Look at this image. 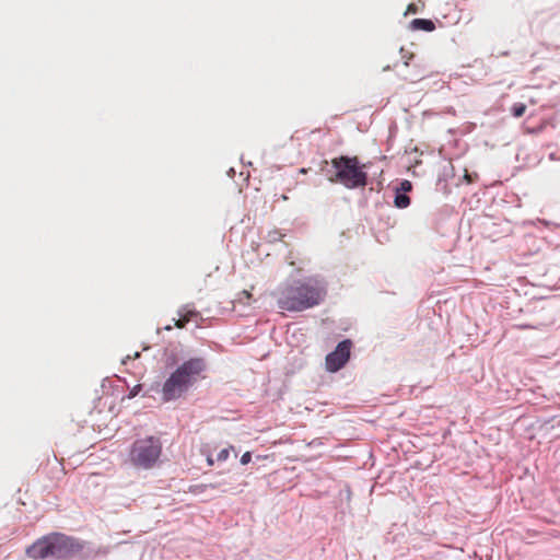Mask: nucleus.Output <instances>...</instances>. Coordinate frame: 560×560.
Listing matches in <instances>:
<instances>
[{"label": "nucleus", "mask_w": 560, "mask_h": 560, "mask_svg": "<svg viewBox=\"0 0 560 560\" xmlns=\"http://www.w3.org/2000/svg\"><path fill=\"white\" fill-rule=\"evenodd\" d=\"M277 304L282 311L302 312L318 305L326 295V287L316 278L296 281L278 291Z\"/></svg>", "instance_id": "f257e3e1"}, {"label": "nucleus", "mask_w": 560, "mask_h": 560, "mask_svg": "<svg viewBox=\"0 0 560 560\" xmlns=\"http://www.w3.org/2000/svg\"><path fill=\"white\" fill-rule=\"evenodd\" d=\"M207 370V361L201 357L190 358L183 362L166 378L162 387V398L165 401L180 398L187 393Z\"/></svg>", "instance_id": "f03ea898"}, {"label": "nucleus", "mask_w": 560, "mask_h": 560, "mask_svg": "<svg viewBox=\"0 0 560 560\" xmlns=\"http://www.w3.org/2000/svg\"><path fill=\"white\" fill-rule=\"evenodd\" d=\"M83 550V544L62 533H51L37 539L26 550L30 558L35 560H66Z\"/></svg>", "instance_id": "7ed1b4c3"}, {"label": "nucleus", "mask_w": 560, "mask_h": 560, "mask_svg": "<svg viewBox=\"0 0 560 560\" xmlns=\"http://www.w3.org/2000/svg\"><path fill=\"white\" fill-rule=\"evenodd\" d=\"M335 175L329 177L331 183H339L348 189L362 188L368 185L365 165L358 156L341 155L331 160Z\"/></svg>", "instance_id": "20e7f679"}, {"label": "nucleus", "mask_w": 560, "mask_h": 560, "mask_svg": "<svg viewBox=\"0 0 560 560\" xmlns=\"http://www.w3.org/2000/svg\"><path fill=\"white\" fill-rule=\"evenodd\" d=\"M162 455V442L156 436H147L136 440L129 450L131 465L139 469H151Z\"/></svg>", "instance_id": "39448f33"}, {"label": "nucleus", "mask_w": 560, "mask_h": 560, "mask_svg": "<svg viewBox=\"0 0 560 560\" xmlns=\"http://www.w3.org/2000/svg\"><path fill=\"white\" fill-rule=\"evenodd\" d=\"M351 347L352 342L349 339L339 342L335 351L326 357V370L335 373L342 369L350 358Z\"/></svg>", "instance_id": "423d86ee"}, {"label": "nucleus", "mask_w": 560, "mask_h": 560, "mask_svg": "<svg viewBox=\"0 0 560 560\" xmlns=\"http://www.w3.org/2000/svg\"><path fill=\"white\" fill-rule=\"evenodd\" d=\"M178 319H174V326L183 329L190 322H198L202 319L200 314L196 310H189L186 306L178 311Z\"/></svg>", "instance_id": "0eeeda50"}, {"label": "nucleus", "mask_w": 560, "mask_h": 560, "mask_svg": "<svg viewBox=\"0 0 560 560\" xmlns=\"http://www.w3.org/2000/svg\"><path fill=\"white\" fill-rule=\"evenodd\" d=\"M410 28L413 31L432 32L435 30V24L431 20L415 19L410 22Z\"/></svg>", "instance_id": "6e6552de"}, {"label": "nucleus", "mask_w": 560, "mask_h": 560, "mask_svg": "<svg viewBox=\"0 0 560 560\" xmlns=\"http://www.w3.org/2000/svg\"><path fill=\"white\" fill-rule=\"evenodd\" d=\"M394 205L399 209H405L410 205V198L406 194L400 192V190H396Z\"/></svg>", "instance_id": "1a4fd4ad"}, {"label": "nucleus", "mask_w": 560, "mask_h": 560, "mask_svg": "<svg viewBox=\"0 0 560 560\" xmlns=\"http://www.w3.org/2000/svg\"><path fill=\"white\" fill-rule=\"evenodd\" d=\"M512 115L516 118L522 117L526 112V105L524 103H515L511 108Z\"/></svg>", "instance_id": "9d476101"}, {"label": "nucleus", "mask_w": 560, "mask_h": 560, "mask_svg": "<svg viewBox=\"0 0 560 560\" xmlns=\"http://www.w3.org/2000/svg\"><path fill=\"white\" fill-rule=\"evenodd\" d=\"M401 59L404 60V65L409 66L410 61L413 59L415 55L411 51L406 50L405 48H400Z\"/></svg>", "instance_id": "9b49d317"}, {"label": "nucleus", "mask_w": 560, "mask_h": 560, "mask_svg": "<svg viewBox=\"0 0 560 560\" xmlns=\"http://www.w3.org/2000/svg\"><path fill=\"white\" fill-rule=\"evenodd\" d=\"M425 77V71L421 68H419L416 73H413L410 77H406L407 80H410L411 82H417L422 80Z\"/></svg>", "instance_id": "f8f14e48"}, {"label": "nucleus", "mask_w": 560, "mask_h": 560, "mask_svg": "<svg viewBox=\"0 0 560 560\" xmlns=\"http://www.w3.org/2000/svg\"><path fill=\"white\" fill-rule=\"evenodd\" d=\"M412 189V184L410 180L408 179H404L400 184H399V187L396 188V190H400V192L402 194H407L409 191H411Z\"/></svg>", "instance_id": "ddd939ff"}, {"label": "nucleus", "mask_w": 560, "mask_h": 560, "mask_svg": "<svg viewBox=\"0 0 560 560\" xmlns=\"http://www.w3.org/2000/svg\"><path fill=\"white\" fill-rule=\"evenodd\" d=\"M233 446H229V447H225L223 450H221L218 455H217V460L218 462H225L229 456H230V450H232Z\"/></svg>", "instance_id": "4468645a"}, {"label": "nucleus", "mask_w": 560, "mask_h": 560, "mask_svg": "<svg viewBox=\"0 0 560 560\" xmlns=\"http://www.w3.org/2000/svg\"><path fill=\"white\" fill-rule=\"evenodd\" d=\"M418 12H419L418 5L415 3H410V4H408V7L406 9L405 15L417 14Z\"/></svg>", "instance_id": "2eb2a0df"}, {"label": "nucleus", "mask_w": 560, "mask_h": 560, "mask_svg": "<svg viewBox=\"0 0 560 560\" xmlns=\"http://www.w3.org/2000/svg\"><path fill=\"white\" fill-rule=\"evenodd\" d=\"M252 459V454L249 452H245L242 456H241V464L242 465H247Z\"/></svg>", "instance_id": "dca6fc26"}, {"label": "nucleus", "mask_w": 560, "mask_h": 560, "mask_svg": "<svg viewBox=\"0 0 560 560\" xmlns=\"http://www.w3.org/2000/svg\"><path fill=\"white\" fill-rule=\"evenodd\" d=\"M243 299L249 301L252 299V293L247 290H244L240 293V298H238V301H243Z\"/></svg>", "instance_id": "f3484780"}, {"label": "nucleus", "mask_w": 560, "mask_h": 560, "mask_svg": "<svg viewBox=\"0 0 560 560\" xmlns=\"http://www.w3.org/2000/svg\"><path fill=\"white\" fill-rule=\"evenodd\" d=\"M139 357H140V353H139V352H136V353L133 354V357H131V355H127V357L122 360V363H124V364H126V363H127V360L137 359V358H139Z\"/></svg>", "instance_id": "a211bd4d"}, {"label": "nucleus", "mask_w": 560, "mask_h": 560, "mask_svg": "<svg viewBox=\"0 0 560 560\" xmlns=\"http://www.w3.org/2000/svg\"><path fill=\"white\" fill-rule=\"evenodd\" d=\"M207 463H208L209 466H212L214 464V460H213L211 455L207 456Z\"/></svg>", "instance_id": "6ab92c4d"}, {"label": "nucleus", "mask_w": 560, "mask_h": 560, "mask_svg": "<svg viewBox=\"0 0 560 560\" xmlns=\"http://www.w3.org/2000/svg\"><path fill=\"white\" fill-rule=\"evenodd\" d=\"M529 104L535 105V104H537V101L535 98H530Z\"/></svg>", "instance_id": "aec40b11"}, {"label": "nucleus", "mask_w": 560, "mask_h": 560, "mask_svg": "<svg viewBox=\"0 0 560 560\" xmlns=\"http://www.w3.org/2000/svg\"><path fill=\"white\" fill-rule=\"evenodd\" d=\"M164 329H165V330H171V329H172V326H171V325H167V326H165V328H164Z\"/></svg>", "instance_id": "412c9836"}]
</instances>
